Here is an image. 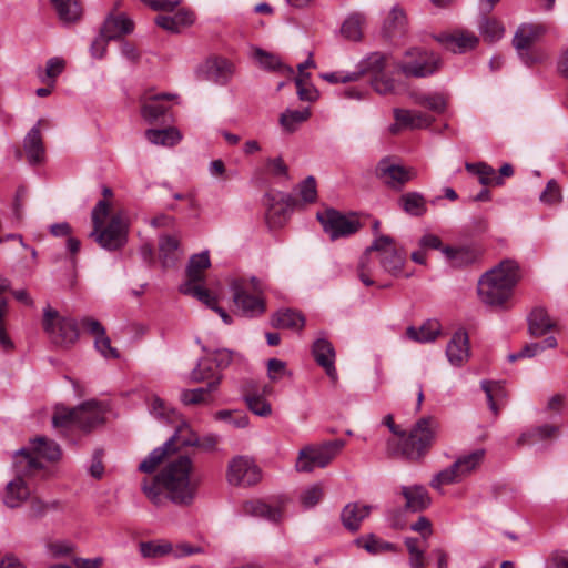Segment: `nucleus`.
Wrapping results in <instances>:
<instances>
[{
	"instance_id": "obj_59",
	"label": "nucleus",
	"mask_w": 568,
	"mask_h": 568,
	"mask_svg": "<svg viewBox=\"0 0 568 568\" xmlns=\"http://www.w3.org/2000/svg\"><path fill=\"white\" fill-rule=\"evenodd\" d=\"M539 200L541 203L548 204V205L557 204V203L561 202V200H562L561 190L555 180H550L547 183V186L540 194Z\"/></svg>"
},
{
	"instance_id": "obj_47",
	"label": "nucleus",
	"mask_w": 568,
	"mask_h": 568,
	"mask_svg": "<svg viewBox=\"0 0 568 568\" xmlns=\"http://www.w3.org/2000/svg\"><path fill=\"white\" fill-rule=\"evenodd\" d=\"M311 116L310 108L302 110H290L287 109L280 116V123L283 129L290 133L294 132L297 126L305 122Z\"/></svg>"
},
{
	"instance_id": "obj_60",
	"label": "nucleus",
	"mask_w": 568,
	"mask_h": 568,
	"mask_svg": "<svg viewBox=\"0 0 568 568\" xmlns=\"http://www.w3.org/2000/svg\"><path fill=\"white\" fill-rule=\"evenodd\" d=\"M215 419L224 420L237 428H245L248 425V417L243 413L233 414L232 410H219L214 415Z\"/></svg>"
},
{
	"instance_id": "obj_16",
	"label": "nucleus",
	"mask_w": 568,
	"mask_h": 568,
	"mask_svg": "<svg viewBox=\"0 0 568 568\" xmlns=\"http://www.w3.org/2000/svg\"><path fill=\"white\" fill-rule=\"evenodd\" d=\"M545 32L546 29L541 24H523L517 29L513 39V45L525 63L534 62L528 50Z\"/></svg>"
},
{
	"instance_id": "obj_14",
	"label": "nucleus",
	"mask_w": 568,
	"mask_h": 568,
	"mask_svg": "<svg viewBox=\"0 0 568 568\" xmlns=\"http://www.w3.org/2000/svg\"><path fill=\"white\" fill-rule=\"evenodd\" d=\"M262 478L261 469L253 459L245 456L234 457L227 467L226 479L233 486L248 487Z\"/></svg>"
},
{
	"instance_id": "obj_4",
	"label": "nucleus",
	"mask_w": 568,
	"mask_h": 568,
	"mask_svg": "<svg viewBox=\"0 0 568 568\" xmlns=\"http://www.w3.org/2000/svg\"><path fill=\"white\" fill-rule=\"evenodd\" d=\"M518 281V264L513 260H504L480 276L478 296L487 305H501L510 297Z\"/></svg>"
},
{
	"instance_id": "obj_53",
	"label": "nucleus",
	"mask_w": 568,
	"mask_h": 568,
	"mask_svg": "<svg viewBox=\"0 0 568 568\" xmlns=\"http://www.w3.org/2000/svg\"><path fill=\"white\" fill-rule=\"evenodd\" d=\"M415 102L436 113H443L447 106V98L442 93L420 94Z\"/></svg>"
},
{
	"instance_id": "obj_41",
	"label": "nucleus",
	"mask_w": 568,
	"mask_h": 568,
	"mask_svg": "<svg viewBox=\"0 0 568 568\" xmlns=\"http://www.w3.org/2000/svg\"><path fill=\"white\" fill-rule=\"evenodd\" d=\"M62 503L59 499L44 500L39 497H32L29 504V517L41 519L50 513L61 511Z\"/></svg>"
},
{
	"instance_id": "obj_2",
	"label": "nucleus",
	"mask_w": 568,
	"mask_h": 568,
	"mask_svg": "<svg viewBox=\"0 0 568 568\" xmlns=\"http://www.w3.org/2000/svg\"><path fill=\"white\" fill-rule=\"evenodd\" d=\"M389 430L399 437V440L387 442V450L390 455L402 456L408 460H418L430 447L434 437L436 422L432 417L420 418L412 428L408 436L394 423L392 414L386 415L382 422Z\"/></svg>"
},
{
	"instance_id": "obj_27",
	"label": "nucleus",
	"mask_w": 568,
	"mask_h": 568,
	"mask_svg": "<svg viewBox=\"0 0 568 568\" xmlns=\"http://www.w3.org/2000/svg\"><path fill=\"white\" fill-rule=\"evenodd\" d=\"M372 509L371 505H364L358 501L347 504L341 513L343 526L352 532L357 531L363 520L369 516Z\"/></svg>"
},
{
	"instance_id": "obj_58",
	"label": "nucleus",
	"mask_w": 568,
	"mask_h": 568,
	"mask_svg": "<svg viewBox=\"0 0 568 568\" xmlns=\"http://www.w3.org/2000/svg\"><path fill=\"white\" fill-rule=\"evenodd\" d=\"M248 409L261 417H267L272 414L271 404L264 399L263 395H258L256 397L250 396L245 400Z\"/></svg>"
},
{
	"instance_id": "obj_3",
	"label": "nucleus",
	"mask_w": 568,
	"mask_h": 568,
	"mask_svg": "<svg viewBox=\"0 0 568 568\" xmlns=\"http://www.w3.org/2000/svg\"><path fill=\"white\" fill-rule=\"evenodd\" d=\"M111 205L106 200H100L91 212L92 231L89 237L106 251H118L128 242L129 222L123 212L110 215Z\"/></svg>"
},
{
	"instance_id": "obj_5",
	"label": "nucleus",
	"mask_w": 568,
	"mask_h": 568,
	"mask_svg": "<svg viewBox=\"0 0 568 568\" xmlns=\"http://www.w3.org/2000/svg\"><path fill=\"white\" fill-rule=\"evenodd\" d=\"M372 252L379 254V263L385 272L397 275L403 270L406 257L405 251L396 247L393 237L381 235L366 248L358 263V277L366 286L374 284V281L371 278L372 271L369 267V255Z\"/></svg>"
},
{
	"instance_id": "obj_18",
	"label": "nucleus",
	"mask_w": 568,
	"mask_h": 568,
	"mask_svg": "<svg viewBox=\"0 0 568 568\" xmlns=\"http://www.w3.org/2000/svg\"><path fill=\"white\" fill-rule=\"evenodd\" d=\"M376 175L393 189H402L412 179L410 171L392 163L389 158L382 159L376 166Z\"/></svg>"
},
{
	"instance_id": "obj_42",
	"label": "nucleus",
	"mask_w": 568,
	"mask_h": 568,
	"mask_svg": "<svg viewBox=\"0 0 568 568\" xmlns=\"http://www.w3.org/2000/svg\"><path fill=\"white\" fill-rule=\"evenodd\" d=\"M217 387L219 379L215 378L214 381L209 382L206 387L184 389L180 395L181 402L185 405L206 404L209 403L207 395L215 392Z\"/></svg>"
},
{
	"instance_id": "obj_13",
	"label": "nucleus",
	"mask_w": 568,
	"mask_h": 568,
	"mask_svg": "<svg viewBox=\"0 0 568 568\" xmlns=\"http://www.w3.org/2000/svg\"><path fill=\"white\" fill-rule=\"evenodd\" d=\"M317 219L321 222L324 232L332 241L349 236L356 233L361 226L357 220L349 219L334 209L317 213Z\"/></svg>"
},
{
	"instance_id": "obj_55",
	"label": "nucleus",
	"mask_w": 568,
	"mask_h": 568,
	"mask_svg": "<svg viewBox=\"0 0 568 568\" xmlns=\"http://www.w3.org/2000/svg\"><path fill=\"white\" fill-rule=\"evenodd\" d=\"M324 497V488L321 484H314L305 488L300 496L301 504L304 508L315 507Z\"/></svg>"
},
{
	"instance_id": "obj_40",
	"label": "nucleus",
	"mask_w": 568,
	"mask_h": 568,
	"mask_svg": "<svg viewBox=\"0 0 568 568\" xmlns=\"http://www.w3.org/2000/svg\"><path fill=\"white\" fill-rule=\"evenodd\" d=\"M555 327L554 321L547 312L541 308H535L529 315V332L535 337H540Z\"/></svg>"
},
{
	"instance_id": "obj_57",
	"label": "nucleus",
	"mask_w": 568,
	"mask_h": 568,
	"mask_svg": "<svg viewBox=\"0 0 568 568\" xmlns=\"http://www.w3.org/2000/svg\"><path fill=\"white\" fill-rule=\"evenodd\" d=\"M51 558L58 559L72 555L74 545L67 540L49 541L45 546Z\"/></svg>"
},
{
	"instance_id": "obj_49",
	"label": "nucleus",
	"mask_w": 568,
	"mask_h": 568,
	"mask_svg": "<svg viewBox=\"0 0 568 568\" xmlns=\"http://www.w3.org/2000/svg\"><path fill=\"white\" fill-rule=\"evenodd\" d=\"M190 429H185L182 433H179L178 440L182 446H196L205 452H212L215 449L219 438L215 435H207L202 438H199L195 434L190 433V436L184 437L183 433L189 432Z\"/></svg>"
},
{
	"instance_id": "obj_11",
	"label": "nucleus",
	"mask_w": 568,
	"mask_h": 568,
	"mask_svg": "<svg viewBox=\"0 0 568 568\" xmlns=\"http://www.w3.org/2000/svg\"><path fill=\"white\" fill-rule=\"evenodd\" d=\"M440 59L433 52L420 49H409L396 68L405 77L424 78L433 74L440 68Z\"/></svg>"
},
{
	"instance_id": "obj_29",
	"label": "nucleus",
	"mask_w": 568,
	"mask_h": 568,
	"mask_svg": "<svg viewBox=\"0 0 568 568\" xmlns=\"http://www.w3.org/2000/svg\"><path fill=\"white\" fill-rule=\"evenodd\" d=\"M210 266L211 261L207 251L192 255L186 267V281L183 284H191V286L203 284L205 280L204 271Z\"/></svg>"
},
{
	"instance_id": "obj_30",
	"label": "nucleus",
	"mask_w": 568,
	"mask_h": 568,
	"mask_svg": "<svg viewBox=\"0 0 568 568\" xmlns=\"http://www.w3.org/2000/svg\"><path fill=\"white\" fill-rule=\"evenodd\" d=\"M313 355L320 366L332 378H336V369L334 366L335 352L332 344L325 338H318L313 345Z\"/></svg>"
},
{
	"instance_id": "obj_39",
	"label": "nucleus",
	"mask_w": 568,
	"mask_h": 568,
	"mask_svg": "<svg viewBox=\"0 0 568 568\" xmlns=\"http://www.w3.org/2000/svg\"><path fill=\"white\" fill-rule=\"evenodd\" d=\"M304 323L305 320L302 314L288 308L276 312L272 317V325L276 328L300 331Z\"/></svg>"
},
{
	"instance_id": "obj_31",
	"label": "nucleus",
	"mask_w": 568,
	"mask_h": 568,
	"mask_svg": "<svg viewBox=\"0 0 568 568\" xmlns=\"http://www.w3.org/2000/svg\"><path fill=\"white\" fill-rule=\"evenodd\" d=\"M193 21V13L184 9L178 10L173 14H160L155 19V23L160 28L173 33H178L183 28L191 26Z\"/></svg>"
},
{
	"instance_id": "obj_48",
	"label": "nucleus",
	"mask_w": 568,
	"mask_h": 568,
	"mask_svg": "<svg viewBox=\"0 0 568 568\" xmlns=\"http://www.w3.org/2000/svg\"><path fill=\"white\" fill-rule=\"evenodd\" d=\"M466 170L473 174H476L483 185H488L491 183L497 185L503 184L501 178H497L495 170L484 162L466 163Z\"/></svg>"
},
{
	"instance_id": "obj_7",
	"label": "nucleus",
	"mask_w": 568,
	"mask_h": 568,
	"mask_svg": "<svg viewBox=\"0 0 568 568\" xmlns=\"http://www.w3.org/2000/svg\"><path fill=\"white\" fill-rule=\"evenodd\" d=\"M105 407L97 400H88L75 408L57 406L52 425L55 428H79L89 432L104 420Z\"/></svg>"
},
{
	"instance_id": "obj_50",
	"label": "nucleus",
	"mask_w": 568,
	"mask_h": 568,
	"mask_svg": "<svg viewBox=\"0 0 568 568\" xmlns=\"http://www.w3.org/2000/svg\"><path fill=\"white\" fill-rule=\"evenodd\" d=\"M364 22V16L361 13H354L344 21L341 28V32L345 38L357 41L362 38V29Z\"/></svg>"
},
{
	"instance_id": "obj_44",
	"label": "nucleus",
	"mask_w": 568,
	"mask_h": 568,
	"mask_svg": "<svg viewBox=\"0 0 568 568\" xmlns=\"http://www.w3.org/2000/svg\"><path fill=\"white\" fill-rule=\"evenodd\" d=\"M60 20L74 22L82 13L80 0H51Z\"/></svg>"
},
{
	"instance_id": "obj_56",
	"label": "nucleus",
	"mask_w": 568,
	"mask_h": 568,
	"mask_svg": "<svg viewBox=\"0 0 568 568\" xmlns=\"http://www.w3.org/2000/svg\"><path fill=\"white\" fill-rule=\"evenodd\" d=\"M172 545L170 542H141L140 551L145 558H158L163 557L172 551Z\"/></svg>"
},
{
	"instance_id": "obj_43",
	"label": "nucleus",
	"mask_w": 568,
	"mask_h": 568,
	"mask_svg": "<svg viewBox=\"0 0 568 568\" xmlns=\"http://www.w3.org/2000/svg\"><path fill=\"white\" fill-rule=\"evenodd\" d=\"M403 211L412 216H422L427 211L426 200L418 192H408L399 197Z\"/></svg>"
},
{
	"instance_id": "obj_22",
	"label": "nucleus",
	"mask_w": 568,
	"mask_h": 568,
	"mask_svg": "<svg viewBox=\"0 0 568 568\" xmlns=\"http://www.w3.org/2000/svg\"><path fill=\"white\" fill-rule=\"evenodd\" d=\"M437 40L454 53H463L474 49L478 44V37L467 30H455L452 33H444Z\"/></svg>"
},
{
	"instance_id": "obj_28",
	"label": "nucleus",
	"mask_w": 568,
	"mask_h": 568,
	"mask_svg": "<svg viewBox=\"0 0 568 568\" xmlns=\"http://www.w3.org/2000/svg\"><path fill=\"white\" fill-rule=\"evenodd\" d=\"M41 123L42 120H39L38 123L28 132L23 142V148L27 153L28 161L31 164H38L42 162L45 155V150L40 132Z\"/></svg>"
},
{
	"instance_id": "obj_64",
	"label": "nucleus",
	"mask_w": 568,
	"mask_h": 568,
	"mask_svg": "<svg viewBox=\"0 0 568 568\" xmlns=\"http://www.w3.org/2000/svg\"><path fill=\"white\" fill-rule=\"evenodd\" d=\"M254 58L264 69L276 70L281 67V60L278 57L262 49L254 50Z\"/></svg>"
},
{
	"instance_id": "obj_52",
	"label": "nucleus",
	"mask_w": 568,
	"mask_h": 568,
	"mask_svg": "<svg viewBox=\"0 0 568 568\" xmlns=\"http://www.w3.org/2000/svg\"><path fill=\"white\" fill-rule=\"evenodd\" d=\"M404 544L407 548L410 568H426L425 550L418 546V539L414 537H406Z\"/></svg>"
},
{
	"instance_id": "obj_34",
	"label": "nucleus",
	"mask_w": 568,
	"mask_h": 568,
	"mask_svg": "<svg viewBox=\"0 0 568 568\" xmlns=\"http://www.w3.org/2000/svg\"><path fill=\"white\" fill-rule=\"evenodd\" d=\"M559 432L560 428L557 425L545 424L536 426L521 433L516 444L518 447H521L524 445H532L540 440L557 437L559 435Z\"/></svg>"
},
{
	"instance_id": "obj_1",
	"label": "nucleus",
	"mask_w": 568,
	"mask_h": 568,
	"mask_svg": "<svg viewBox=\"0 0 568 568\" xmlns=\"http://www.w3.org/2000/svg\"><path fill=\"white\" fill-rule=\"evenodd\" d=\"M200 479L193 474V462L187 456H178L151 480H143L142 490L156 506L166 500L189 506L196 497Z\"/></svg>"
},
{
	"instance_id": "obj_62",
	"label": "nucleus",
	"mask_w": 568,
	"mask_h": 568,
	"mask_svg": "<svg viewBox=\"0 0 568 568\" xmlns=\"http://www.w3.org/2000/svg\"><path fill=\"white\" fill-rule=\"evenodd\" d=\"M112 41L104 34V32L100 29L99 34L94 38L90 45L91 57L94 59H103L108 51V44Z\"/></svg>"
},
{
	"instance_id": "obj_21",
	"label": "nucleus",
	"mask_w": 568,
	"mask_h": 568,
	"mask_svg": "<svg viewBox=\"0 0 568 568\" xmlns=\"http://www.w3.org/2000/svg\"><path fill=\"white\" fill-rule=\"evenodd\" d=\"M134 22L125 13H109L101 26V30L112 41L122 40L134 31Z\"/></svg>"
},
{
	"instance_id": "obj_32",
	"label": "nucleus",
	"mask_w": 568,
	"mask_h": 568,
	"mask_svg": "<svg viewBox=\"0 0 568 568\" xmlns=\"http://www.w3.org/2000/svg\"><path fill=\"white\" fill-rule=\"evenodd\" d=\"M26 449L38 462H40L39 458H44L49 462H55L61 456L60 446L55 442L50 440L47 437H36L30 442V447Z\"/></svg>"
},
{
	"instance_id": "obj_9",
	"label": "nucleus",
	"mask_w": 568,
	"mask_h": 568,
	"mask_svg": "<svg viewBox=\"0 0 568 568\" xmlns=\"http://www.w3.org/2000/svg\"><path fill=\"white\" fill-rule=\"evenodd\" d=\"M485 456L486 450L484 448H478L471 453L459 456L453 465L437 473L430 480V486L434 489L439 490L445 485L460 481L481 465Z\"/></svg>"
},
{
	"instance_id": "obj_61",
	"label": "nucleus",
	"mask_w": 568,
	"mask_h": 568,
	"mask_svg": "<svg viewBox=\"0 0 568 568\" xmlns=\"http://www.w3.org/2000/svg\"><path fill=\"white\" fill-rule=\"evenodd\" d=\"M300 196L304 203H313L317 197L316 181L314 176H307L298 185Z\"/></svg>"
},
{
	"instance_id": "obj_45",
	"label": "nucleus",
	"mask_w": 568,
	"mask_h": 568,
	"mask_svg": "<svg viewBox=\"0 0 568 568\" xmlns=\"http://www.w3.org/2000/svg\"><path fill=\"white\" fill-rule=\"evenodd\" d=\"M180 292L184 295L192 296L204 305L215 311L217 305V297L213 295L207 288L203 286V284L191 286V284H181Z\"/></svg>"
},
{
	"instance_id": "obj_35",
	"label": "nucleus",
	"mask_w": 568,
	"mask_h": 568,
	"mask_svg": "<svg viewBox=\"0 0 568 568\" xmlns=\"http://www.w3.org/2000/svg\"><path fill=\"white\" fill-rule=\"evenodd\" d=\"M242 513L254 517L265 518L270 521H280L282 514L277 507H272L262 500H247L242 506Z\"/></svg>"
},
{
	"instance_id": "obj_26",
	"label": "nucleus",
	"mask_w": 568,
	"mask_h": 568,
	"mask_svg": "<svg viewBox=\"0 0 568 568\" xmlns=\"http://www.w3.org/2000/svg\"><path fill=\"white\" fill-rule=\"evenodd\" d=\"M407 30L408 19L406 12L400 6L395 4L384 20L383 34L386 38L393 39L405 36Z\"/></svg>"
},
{
	"instance_id": "obj_38",
	"label": "nucleus",
	"mask_w": 568,
	"mask_h": 568,
	"mask_svg": "<svg viewBox=\"0 0 568 568\" xmlns=\"http://www.w3.org/2000/svg\"><path fill=\"white\" fill-rule=\"evenodd\" d=\"M440 333V325L436 321H427L420 327L409 326L406 335L409 339L418 343H429L437 338Z\"/></svg>"
},
{
	"instance_id": "obj_23",
	"label": "nucleus",
	"mask_w": 568,
	"mask_h": 568,
	"mask_svg": "<svg viewBox=\"0 0 568 568\" xmlns=\"http://www.w3.org/2000/svg\"><path fill=\"white\" fill-rule=\"evenodd\" d=\"M187 429V425L183 423L175 432V434L170 437L162 446L154 448L149 456L139 465V470L151 474L156 467L164 460V458L176 449L175 442H179V433Z\"/></svg>"
},
{
	"instance_id": "obj_20",
	"label": "nucleus",
	"mask_w": 568,
	"mask_h": 568,
	"mask_svg": "<svg viewBox=\"0 0 568 568\" xmlns=\"http://www.w3.org/2000/svg\"><path fill=\"white\" fill-rule=\"evenodd\" d=\"M174 95L170 93L153 94L145 92L140 97L141 115L149 123L158 121L163 116L168 106L163 104V101L173 99Z\"/></svg>"
},
{
	"instance_id": "obj_8",
	"label": "nucleus",
	"mask_w": 568,
	"mask_h": 568,
	"mask_svg": "<svg viewBox=\"0 0 568 568\" xmlns=\"http://www.w3.org/2000/svg\"><path fill=\"white\" fill-rule=\"evenodd\" d=\"M345 446L343 439L325 442L321 445H307L300 449L295 469L298 473H312L316 467L325 468Z\"/></svg>"
},
{
	"instance_id": "obj_19",
	"label": "nucleus",
	"mask_w": 568,
	"mask_h": 568,
	"mask_svg": "<svg viewBox=\"0 0 568 568\" xmlns=\"http://www.w3.org/2000/svg\"><path fill=\"white\" fill-rule=\"evenodd\" d=\"M297 201L291 194L276 192L266 194L265 205L267 206V217L274 220V223L281 224L286 215L296 206Z\"/></svg>"
},
{
	"instance_id": "obj_15",
	"label": "nucleus",
	"mask_w": 568,
	"mask_h": 568,
	"mask_svg": "<svg viewBox=\"0 0 568 568\" xmlns=\"http://www.w3.org/2000/svg\"><path fill=\"white\" fill-rule=\"evenodd\" d=\"M395 123L389 126L392 134H398L402 130H420L433 124L435 119L424 112L395 108L393 110Z\"/></svg>"
},
{
	"instance_id": "obj_54",
	"label": "nucleus",
	"mask_w": 568,
	"mask_h": 568,
	"mask_svg": "<svg viewBox=\"0 0 568 568\" xmlns=\"http://www.w3.org/2000/svg\"><path fill=\"white\" fill-rule=\"evenodd\" d=\"M149 412L152 416L164 422H172L175 416V410L169 407L164 400L158 396L151 397L149 405Z\"/></svg>"
},
{
	"instance_id": "obj_25",
	"label": "nucleus",
	"mask_w": 568,
	"mask_h": 568,
	"mask_svg": "<svg viewBox=\"0 0 568 568\" xmlns=\"http://www.w3.org/2000/svg\"><path fill=\"white\" fill-rule=\"evenodd\" d=\"M446 355L454 366L464 365L469 358V339L464 329L455 332L447 344Z\"/></svg>"
},
{
	"instance_id": "obj_17",
	"label": "nucleus",
	"mask_w": 568,
	"mask_h": 568,
	"mask_svg": "<svg viewBox=\"0 0 568 568\" xmlns=\"http://www.w3.org/2000/svg\"><path fill=\"white\" fill-rule=\"evenodd\" d=\"M418 245L426 252L427 250H440L447 260H449L456 266L467 264L473 258L470 252L466 248L443 246L442 240L432 233L423 235L418 241Z\"/></svg>"
},
{
	"instance_id": "obj_51",
	"label": "nucleus",
	"mask_w": 568,
	"mask_h": 568,
	"mask_svg": "<svg viewBox=\"0 0 568 568\" xmlns=\"http://www.w3.org/2000/svg\"><path fill=\"white\" fill-rule=\"evenodd\" d=\"M479 31L485 41L495 42L504 36L505 29L496 19L485 17L479 23Z\"/></svg>"
},
{
	"instance_id": "obj_46",
	"label": "nucleus",
	"mask_w": 568,
	"mask_h": 568,
	"mask_svg": "<svg viewBox=\"0 0 568 568\" xmlns=\"http://www.w3.org/2000/svg\"><path fill=\"white\" fill-rule=\"evenodd\" d=\"M180 242L179 239L171 235H164L160 237L159 250L160 256L165 266H171L178 260Z\"/></svg>"
},
{
	"instance_id": "obj_10",
	"label": "nucleus",
	"mask_w": 568,
	"mask_h": 568,
	"mask_svg": "<svg viewBox=\"0 0 568 568\" xmlns=\"http://www.w3.org/2000/svg\"><path fill=\"white\" fill-rule=\"evenodd\" d=\"M42 325L51 342L61 347H69L79 337L77 323L72 318L60 316L51 306L43 310Z\"/></svg>"
},
{
	"instance_id": "obj_24",
	"label": "nucleus",
	"mask_w": 568,
	"mask_h": 568,
	"mask_svg": "<svg viewBox=\"0 0 568 568\" xmlns=\"http://www.w3.org/2000/svg\"><path fill=\"white\" fill-rule=\"evenodd\" d=\"M203 77L217 84H225L232 75L233 65L224 58H210L199 69Z\"/></svg>"
},
{
	"instance_id": "obj_12",
	"label": "nucleus",
	"mask_w": 568,
	"mask_h": 568,
	"mask_svg": "<svg viewBox=\"0 0 568 568\" xmlns=\"http://www.w3.org/2000/svg\"><path fill=\"white\" fill-rule=\"evenodd\" d=\"M230 288L234 305L245 317H257L265 313L266 304L264 295L248 292V284L245 278H235L231 282Z\"/></svg>"
},
{
	"instance_id": "obj_63",
	"label": "nucleus",
	"mask_w": 568,
	"mask_h": 568,
	"mask_svg": "<svg viewBox=\"0 0 568 568\" xmlns=\"http://www.w3.org/2000/svg\"><path fill=\"white\" fill-rule=\"evenodd\" d=\"M371 83L373 89L379 94L392 93L395 90V81L384 73L375 74Z\"/></svg>"
},
{
	"instance_id": "obj_33",
	"label": "nucleus",
	"mask_w": 568,
	"mask_h": 568,
	"mask_svg": "<svg viewBox=\"0 0 568 568\" xmlns=\"http://www.w3.org/2000/svg\"><path fill=\"white\" fill-rule=\"evenodd\" d=\"M402 494L406 500L405 508L413 513L426 509L432 503L428 491L423 486H404Z\"/></svg>"
},
{
	"instance_id": "obj_6",
	"label": "nucleus",
	"mask_w": 568,
	"mask_h": 568,
	"mask_svg": "<svg viewBox=\"0 0 568 568\" xmlns=\"http://www.w3.org/2000/svg\"><path fill=\"white\" fill-rule=\"evenodd\" d=\"M13 466L16 478L8 483L3 495V503L10 508L19 507L30 497V489L27 486L26 477H36L44 468L27 449H19L14 453Z\"/></svg>"
},
{
	"instance_id": "obj_37",
	"label": "nucleus",
	"mask_w": 568,
	"mask_h": 568,
	"mask_svg": "<svg viewBox=\"0 0 568 568\" xmlns=\"http://www.w3.org/2000/svg\"><path fill=\"white\" fill-rule=\"evenodd\" d=\"M145 138L155 145L173 146L178 144L182 135L178 129L169 126L166 129H149L145 131Z\"/></svg>"
},
{
	"instance_id": "obj_36",
	"label": "nucleus",
	"mask_w": 568,
	"mask_h": 568,
	"mask_svg": "<svg viewBox=\"0 0 568 568\" xmlns=\"http://www.w3.org/2000/svg\"><path fill=\"white\" fill-rule=\"evenodd\" d=\"M191 378L197 383L205 381L209 383L217 378L220 384L222 381V374L216 369L215 364L213 363V356L207 354L199 359L197 365L191 372Z\"/></svg>"
}]
</instances>
